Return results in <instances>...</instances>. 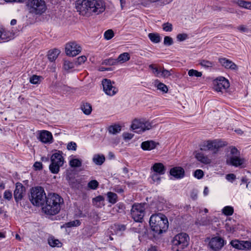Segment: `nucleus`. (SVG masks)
<instances>
[{
	"label": "nucleus",
	"instance_id": "obj_1",
	"mask_svg": "<svg viewBox=\"0 0 251 251\" xmlns=\"http://www.w3.org/2000/svg\"><path fill=\"white\" fill-rule=\"evenodd\" d=\"M75 6L80 15L87 17L99 15L105 10L102 0H76Z\"/></svg>",
	"mask_w": 251,
	"mask_h": 251
},
{
	"label": "nucleus",
	"instance_id": "obj_2",
	"mask_svg": "<svg viewBox=\"0 0 251 251\" xmlns=\"http://www.w3.org/2000/svg\"><path fill=\"white\" fill-rule=\"evenodd\" d=\"M63 203V199L59 195L55 193L49 194L42 209L47 215H54L59 212Z\"/></svg>",
	"mask_w": 251,
	"mask_h": 251
},
{
	"label": "nucleus",
	"instance_id": "obj_3",
	"mask_svg": "<svg viewBox=\"0 0 251 251\" xmlns=\"http://www.w3.org/2000/svg\"><path fill=\"white\" fill-rule=\"evenodd\" d=\"M150 225L151 230L157 234L165 232L169 226L168 219L161 213L152 215L150 217Z\"/></svg>",
	"mask_w": 251,
	"mask_h": 251
},
{
	"label": "nucleus",
	"instance_id": "obj_4",
	"mask_svg": "<svg viewBox=\"0 0 251 251\" xmlns=\"http://www.w3.org/2000/svg\"><path fill=\"white\" fill-rule=\"evenodd\" d=\"M26 6L29 14L33 16H40L47 10V4L44 0H27Z\"/></svg>",
	"mask_w": 251,
	"mask_h": 251
},
{
	"label": "nucleus",
	"instance_id": "obj_5",
	"mask_svg": "<svg viewBox=\"0 0 251 251\" xmlns=\"http://www.w3.org/2000/svg\"><path fill=\"white\" fill-rule=\"evenodd\" d=\"M46 198L44 189L42 187L38 186L31 189L29 200L34 205H43Z\"/></svg>",
	"mask_w": 251,
	"mask_h": 251
},
{
	"label": "nucleus",
	"instance_id": "obj_6",
	"mask_svg": "<svg viewBox=\"0 0 251 251\" xmlns=\"http://www.w3.org/2000/svg\"><path fill=\"white\" fill-rule=\"evenodd\" d=\"M189 239V236L186 233L181 232L176 234L172 241L173 248L176 251H183L188 246Z\"/></svg>",
	"mask_w": 251,
	"mask_h": 251
},
{
	"label": "nucleus",
	"instance_id": "obj_7",
	"mask_svg": "<svg viewBox=\"0 0 251 251\" xmlns=\"http://www.w3.org/2000/svg\"><path fill=\"white\" fill-rule=\"evenodd\" d=\"M152 124L148 121L143 119H135L133 121L131 128L138 133H141L152 128Z\"/></svg>",
	"mask_w": 251,
	"mask_h": 251
},
{
	"label": "nucleus",
	"instance_id": "obj_8",
	"mask_svg": "<svg viewBox=\"0 0 251 251\" xmlns=\"http://www.w3.org/2000/svg\"><path fill=\"white\" fill-rule=\"evenodd\" d=\"M226 145V142L221 140H208L203 143L202 147L201 148V150H209L216 152L220 148Z\"/></svg>",
	"mask_w": 251,
	"mask_h": 251
},
{
	"label": "nucleus",
	"instance_id": "obj_9",
	"mask_svg": "<svg viewBox=\"0 0 251 251\" xmlns=\"http://www.w3.org/2000/svg\"><path fill=\"white\" fill-rule=\"evenodd\" d=\"M145 204L134 203L131 209V215L136 222H142L145 215Z\"/></svg>",
	"mask_w": 251,
	"mask_h": 251
},
{
	"label": "nucleus",
	"instance_id": "obj_10",
	"mask_svg": "<svg viewBox=\"0 0 251 251\" xmlns=\"http://www.w3.org/2000/svg\"><path fill=\"white\" fill-rule=\"evenodd\" d=\"M115 82L111 80L105 78L102 81L103 90L105 93L109 96H113L118 92V89L114 85Z\"/></svg>",
	"mask_w": 251,
	"mask_h": 251
},
{
	"label": "nucleus",
	"instance_id": "obj_11",
	"mask_svg": "<svg viewBox=\"0 0 251 251\" xmlns=\"http://www.w3.org/2000/svg\"><path fill=\"white\" fill-rule=\"evenodd\" d=\"M226 241L220 236L212 237L208 244L209 248L213 251H218L224 246Z\"/></svg>",
	"mask_w": 251,
	"mask_h": 251
},
{
	"label": "nucleus",
	"instance_id": "obj_12",
	"mask_svg": "<svg viewBox=\"0 0 251 251\" xmlns=\"http://www.w3.org/2000/svg\"><path fill=\"white\" fill-rule=\"evenodd\" d=\"M81 50V48L75 42H70L66 44L65 51L67 55L75 56L78 54Z\"/></svg>",
	"mask_w": 251,
	"mask_h": 251
},
{
	"label": "nucleus",
	"instance_id": "obj_13",
	"mask_svg": "<svg viewBox=\"0 0 251 251\" xmlns=\"http://www.w3.org/2000/svg\"><path fill=\"white\" fill-rule=\"evenodd\" d=\"M215 83L214 89L217 92H223L230 86L228 80L222 76L217 78Z\"/></svg>",
	"mask_w": 251,
	"mask_h": 251
},
{
	"label": "nucleus",
	"instance_id": "obj_14",
	"mask_svg": "<svg viewBox=\"0 0 251 251\" xmlns=\"http://www.w3.org/2000/svg\"><path fill=\"white\" fill-rule=\"evenodd\" d=\"M25 191V188L23 185L21 183L17 182L16 184V187L14 192V196L16 201L18 202L22 199Z\"/></svg>",
	"mask_w": 251,
	"mask_h": 251
},
{
	"label": "nucleus",
	"instance_id": "obj_15",
	"mask_svg": "<svg viewBox=\"0 0 251 251\" xmlns=\"http://www.w3.org/2000/svg\"><path fill=\"white\" fill-rule=\"evenodd\" d=\"M39 140L45 144H50L53 142V137L50 132L47 130H43L41 131Z\"/></svg>",
	"mask_w": 251,
	"mask_h": 251
},
{
	"label": "nucleus",
	"instance_id": "obj_16",
	"mask_svg": "<svg viewBox=\"0 0 251 251\" xmlns=\"http://www.w3.org/2000/svg\"><path fill=\"white\" fill-rule=\"evenodd\" d=\"M219 62L221 65L226 69L232 70H236L238 69L237 66L232 61L226 58H220Z\"/></svg>",
	"mask_w": 251,
	"mask_h": 251
},
{
	"label": "nucleus",
	"instance_id": "obj_17",
	"mask_svg": "<svg viewBox=\"0 0 251 251\" xmlns=\"http://www.w3.org/2000/svg\"><path fill=\"white\" fill-rule=\"evenodd\" d=\"M170 174L176 178L180 179L184 176V170L182 167H175L170 170Z\"/></svg>",
	"mask_w": 251,
	"mask_h": 251
},
{
	"label": "nucleus",
	"instance_id": "obj_18",
	"mask_svg": "<svg viewBox=\"0 0 251 251\" xmlns=\"http://www.w3.org/2000/svg\"><path fill=\"white\" fill-rule=\"evenodd\" d=\"M50 160L53 164L58 165L60 167L62 166L64 163V159L60 151L53 153L51 156Z\"/></svg>",
	"mask_w": 251,
	"mask_h": 251
},
{
	"label": "nucleus",
	"instance_id": "obj_19",
	"mask_svg": "<svg viewBox=\"0 0 251 251\" xmlns=\"http://www.w3.org/2000/svg\"><path fill=\"white\" fill-rule=\"evenodd\" d=\"M228 164L238 167L242 165L244 162V159L241 158L239 156H231L226 160Z\"/></svg>",
	"mask_w": 251,
	"mask_h": 251
},
{
	"label": "nucleus",
	"instance_id": "obj_20",
	"mask_svg": "<svg viewBox=\"0 0 251 251\" xmlns=\"http://www.w3.org/2000/svg\"><path fill=\"white\" fill-rule=\"evenodd\" d=\"M151 170L155 173L163 175L165 174L166 171L165 167L162 163H154L151 167Z\"/></svg>",
	"mask_w": 251,
	"mask_h": 251
},
{
	"label": "nucleus",
	"instance_id": "obj_21",
	"mask_svg": "<svg viewBox=\"0 0 251 251\" xmlns=\"http://www.w3.org/2000/svg\"><path fill=\"white\" fill-rule=\"evenodd\" d=\"M157 144H158L152 140L146 141L142 143L141 147L144 151H151L155 149Z\"/></svg>",
	"mask_w": 251,
	"mask_h": 251
},
{
	"label": "nucleus",
	"instance_id": "obj_22",
	"mask_svg": "<svg viewBox=\"0 0 251 251\" xmlns=\"http://www.w3.org/2000/svg\"><path fill=\"white\" fill-rule=\"evenodd\" d=\"M12 36L11 33L0 28V43L7 42L11 40Z\"/></svg>",
	"mask_w": 251,
	"mask_h": 251
},
{
	"label": "nucleus",
	"instance_id": "obj_23",
	"mask_svg": "<svg viewBox=\"0 0 251 251\" xmlns=\"http://www.w3.org/2000/svg\"><path fill=\"white\" fill-rule=\"evenodd\" d=\"M196 158L200 162L205 164L211 163V160L201 152H196L195 154Z\"/></svg>",
	"mask_w": 251,
	"mask_h": 251
},
{
	"label": "nucleus",
	"instance_id": "obj_24",
	"mask_svg": "<svg viewBox=\"0 0 251 251\" xmlns=\"http://www.w3.org/2000/svg\"><path fill=\"white\" fill-rule=\"evenodd\" d=\"M60 53V51L58 49H54L50 50L48 54L49 60L51 62L55 61Z\"/></svg>",
	"mask_w": 251,
	"mask_h": 251
},
{
	"label": "nucleus",
	"instance_id": "obj_25",
	"mask_svg": "<svg viewBox=\"0 0 251 251\" xmlns=\"http://www.w3.org/2000/svg\"><path fill=\"white\" fill-rule=\"evenodd\" d=\"M104 197L100 195L93 198L92 200L93 204L97 207L99 208L104 205Z\"/></svg>",
	"mask_w": 251,
	"mask_h": 251
},
{
	"label": "nucleus",
	"instance_id": "obj_26",
	"mask_svg": "<svg viewBox=\"0 0 251 251\" xmlns=\"http://www.w3.org/2000/svg\"><path fill=\"white\" fill-rule=\"evenodd\" d=\"M81 109L85 115H89L92 112V105L88 102H83L81 105Z\"/></svg>",
	"mask_w": 251,
	"mask_h": 251
},
{
	"label": "nucleus",
	"instance_id": "obj_27",
	"mask_svg": "<svg viewBox=\"0 0 251 251\" xmlns=\"http://www.w3.org/2000/svg\"><path fill=\"white\" fill-rule=\"evenodd\" d=\"M154 86L163 93H166L168 91L167 86L164 83L160 82L159 80L156 79L154 82Z\"/></svg>",
	"mask_w": 251,
	"mask_h": 251
},
{
	"label": "nucleus",
	"instance_id": "obj_28",
	"mask_svg": "<svg viewBox=\"0 0 251 251\" xmlns=\"http://www.w3.org/2000/svg\"><path fill=\"white\" fill-rule=\"evenodd\" d=\"M130 58V56L128 52H124L120 54L117 58V63H124L128 61Z\"/></svg>",
	"mask_w": 251,
	"mask_h": 251
},
{
	"label": "nucleus",
	"instance_id": "obj_29",
	"mask_svg": "<svg viewBox=\"0 0 251 251\" xmlns=\"http://www.w3.org/2000/svg\"><path fill=\"white\" fill-rule=\"evenodd\" d=\"M149 68L152 71V73L154 76L160 77L161 68H159L156 64H150L149 66Z\"/></svg>",
	"mask_w": 251,
	"mask_h": 251
},
{
	"label": "nucleus",
	"instance_id": "obj_30",
	"mask_svg": "<svg viewBox=\"0 0 251 251\" xmlns=\"http://www.w3.org/2000/svg\"><path fill=\"white\" fill-rule=\"evenodd\" d=\"M108 202L111 204H115L118 201V196L116 193L108 192L107 193Z\"/></svg>",
	"mask_w": 251,
	"mask_h": 251
},
{
	"label": "nucleus",
	"instance_id": "obj_31",
	"mask_svg": "<svg viewBox=\"0 0 251 251\" xmlns=\"http://www.w3.org/2000/svg\"><path fill=\"white\" fill-rule=\"evenodd\" d=\"M162 175H159L157 174V173H155L151 171L150 177L152 180V182L153 183H156V184H159L162 178L161 176Z\"/></svg>",
	"mask_w": 251,
	"mask_h": 251
},
{
	"label": "nucleus",
	"instance_id": "obj_32",
	"mask_svg": "<svg viewBox=\"0 0 251 251\" xmlns=\"http://www.w3.org/2000/svg\"><path fill=\"white\" fill-rule=\"evenodd\" d=\"M93 161L96 165H101L105 161V157L103 155L96 154L93 158Z\"/></svg>",
	"mask_w": 251,
	"mask_h": 251
},
{
	"label": "nucleus",
	"instance_id": "obj_33",
	"mask_svg": "<svg viewBox=\"0 0 251 251\" xmlns=\"http://www.w3.org/2000/svg\"><path fill=\"white\" fill-rule=\"evenodd\" d=\"M148 37L150 40L154 43H158L160 42L161 38L158 33H150L148 35Z\"/></svg>",
	"mask_w": 251,
	"mask_h": 251
},
{
	"label": "nucleus",
	"instance_id": "obj_34",
	"mask_svg": "<svg viewBox=\"0 0 251 251\" xmlns=\"http://www.w3.org/2000/svg\"><path fill=\"white\" fill-rule=\"evenodd\" d=\"M121 131V126L118 125L111 126L108 128V131L112 134H116Z\"/></svg>",
	"mask_w": 251,
	"mask_h": 251
},
{
	"label": "nucleus",
	"instance_id": "obj_35",
	"mask_svg": "<svg viewBox=\"0 0 251 251\" xmlns=\"http://www.w3.org/2000/svg\"><path fill=\"white\" fill-rule=\"evenodd\" d=\"M238 5L243 8L251 10V2L243 0H238L237 2Z\"/></svg>",
	"mask_w": 251,
	"mask_h": 251
},
{
	"label": "nucleus",
	"instance_id": "obj_36",
	"mask_svg": "<svg viewBox=\"0 0 251 251\" xmlns=\"http://www.w3.org/2000/svg\"><path fill=\"white\" fill-rule=\"evenodd\" d=\"M48 244L52 247H59L61 244L59 240L54 239L52 237H50L48 239Z\"/></svg>",
	"mask_w": 251,
	"mask_h": 251
},
{
	"label": "nucleus",
	"instance_id": "obj_37",
	"mask_svg": "<svg viewBox=\"0 0 251 251\" xmlns=\"http://www.w3.org/2000/svg\"><path fill=\"white\" fill-rule=\"evenodd\" d=\"M233 212V207L231 206H225L222 209V213L226 216H231Z\"/></svg>",
	"mask_w": 251,
	"mask_h": 251
},
{
	"label": "nucleus",
	"instance_id": "obj_38",
	"mask_svg": "<svg viewBox=\"0 0 251 251\" xmlns=\"http://www.w3.org/2000/svg\"><path fill=\"white\" fill-rule=\"evenodd\" d=\"M230 245L234 248L238 250H242V241H239L238 240H232Z\"/></svg>",
	"mask_w": 251,
	"mask_h": 251
},
{
	"label": "nucleus",
	"instance_id": "obj_39",
	"mask_svg": "<svg viewBox=\"0 0 251 251\" xmlns=\"http://www.w3.org/2000/svg\"><path fill=\"white\" fill-rule=\"evenodd\" d=\"M69 164L72 167H79L82 165V161L79 159H73L70 161Z\"/></svg>",
	"mask_w": 251,
	"mask_h": 251
},
{
	"label": "nucleus",
	"instance_id": "obj_40",
	"mask_svg": "<svg viewBox=\"0 0 251 251\" xmlns=\"http://www.w3.org/2000/svg\"><path fill=\"white\" fill-rule=\"evenodd\" d=\"M60 166L58 165L53 164V163L51 162V164L49 166V169L50 171L54 174H56L58 173L60 170Z\"/></svg>",
	"mask_w": 251,
	"mask_h": 251
},
{
	"label": "nucleus",
	"instance_id": "obj_41",
	"mask_svg": "<svg viewBox=\"0 0 251 251\" xmlns=\"http://www.w3.org/2000/svg\"><path fill=\"white\" fill-rule=\"evenodd\" d=\"M200 64L205 68H212L214 66L213 62L204 59L200 61Z\"/></svg>",
	"mask_w": 251,
	"mask_h": 251
},
{
	"label": "nucleus",
	"instance_id": "obj_42",
	"mask_svg": "<svg viewBox=\"0 0 251 251\" xmlns=\"http://www.w3.org/2000/svg\"><path fill=\"white\" fill-rule=\"evenodd\" d=\"M81 222L78 220H75L66 223L65 226L66 227H76L80 226Z\"/></svg>",
	"mask_w": 251,
	"mask_h": 251
},
{
	"label": "nucleus",
	"instance_id": "obj_43",
	"mask_svg": "<svg viewBox=\"0 0 251 251\" xmlns=\"http://www.w3.org/2000/svg\"><path fill=\"white\" fill-rule=\"evenodd\" d=\"M99 185V182L96 180H92L89 181L87 184L89 189L92 190H96L97 189Z\"/></svg>",
	"mask_w": 251,
	"mask_h": 251
},
{
	"label": "nucleus",
	"instance_id": "obj_44",
	"mask_svg": "<svg viewBox=\"0 0 251 251\" xmlns=\"http://www.w3.org/2000/svg\"><path fill=\"white\" fill-rule=\"evenodd\" d=\"M188 74L190 76H196L197 77H201L202 75L201 72L194 69H190L189 70Z\"/></svg>",
	"mask_w": 251,
	"mask_h": 251
},
{
	"label": "nucleus",
	"instance_id": "obj_45",
	"mask_svg": "<svg viewBox=\"0 0 251 251\" xmlns=\"http://www.w3.org/2000/svg\"><path fill=\"white\" fill-rule=\"evenodd\" d=\"M114 35V32L112 29H108L105 31L104 37L105 39L109 40L113 38Z\"/></svg>",
	"mask_w": 251,
	"mask_h": 251
},
{
	"label": "nucleus",
	"instance_id": "obj_46",
	"mask_svg": "<svg viewBox=\"0 0 251 251\" xmlns=\"http://www.w3.org/2000/svg\"><path fill=\"white\" fill-rule=\"evenodd\" d=\"M74 67V64L73 62L69 60H64L63 68L65 70H69Z\"/></svg>",
	"mask_w": 251,
	"mask_h": 251
},
{
	"label": "nucleus",
	"instance_id": "obj_47",
	"mask_svg": "<svg viewBox=\"0 0 251 251\" xmlns=\"http://www.w3.org/2000/svg\"><path fill=\"white\" fill-rule=\"evenodd\" d=\"M104 63L106 65L111 66L116 65L118 64L117 59H113L112 58L104 60Z\"/></svg>",
	"mask_w": 251,
	"mask_h": 251
},
{
	"label": "nucleus",
	"instance_id": "obj_48",
	"mask_svg": "<svg viewBox=\"0 0 251 251\" xmlns=\"http://www.w3.org/2000/svg\"><path fill=\"white\" fill-rule=\"evenodd\" d=\"M163 29L167 32H171L173 29V25L171 23H164L162 25Z\"/></svg>",
	"mask_w": 251,
	"mask_h": 251
},
{
	"label": "nucleus",
	"instance_id": "obj_49",
	"mask_svg": "<svg viewBox=\"0 0 251 251\" xmlns=\"http://www.w3.org/2000/svg\"><path fill=\"white\" fill-rule=\"evenodd\" d=\"M171 75V74L170 72L168 70L164 69V68L162 69L161 68L160 77H168V76H170Z\"/></svg>",
	"mask_w": 251,
	"mask_h": 251
},
{
	"label": "nucleus",
	"instance_id": "obj_50",
	"mask_svg": "<svg viewBox=\"0 0 251 251\" xmlns=\"http://www.w3.org/2000/svg\"><path fill=\"white\" fill-rule=\"evenodd\" d=\"M225 228L226 231L229 233H233L235 231V227L226 223L225 225Z\"/></svg>",
	"mask_w": 251,
	"mask_h": 251
},
{
	"label": "nucleus",
	"instance_id": "obj_51",
	"mask_svg": "<svg viewBox=\"0 0 251 251\" xmlns=\"http://www.w3.org/2000/svg\"><path fill=\"white\" fill-rule=\"evenodd\" d=\"M242 250L251 249V242L249 241H242Z\"/></svg>",
	"mask_w": 251,
	"mask_h": 251
},
{
	"label": "nucleus",
	"instance_id": "obj_52",
	"mask_svg": "<svg viewBox=\"0 0 251 251\" xmlns=\"http://www.w3.org/2000/svg\"><path fill=\"white\" fill-rule=\"evenodd\" d=\"M204 175L203 172L200 169H198L196 170L194 172V176L195 177L198 179L201 178Z\"/></svg>",
	"mask_w": 251,
	"mask_h": 251
},
{
	"label": "nucleus",
	"instance_id": "obj_53",
	"mask_svg": "<svg viewBox=\"0 0 251 251\" xmlns=\"http://www.w3.org/2000/svg\"><path fill=\"white\" fill-rule=\"evenodd\" d=\"M40 78V76L36 75H33L30 78L29 81L31 83L36 84L38 83Z\"/></svg>",
	"mask_w": 251,
	"mask_h": 251
},
{
	"label": "nucleus",
	"instance_id": "obj_54",
	"mask_svg": "<svg viewBox=\"0 0 251 251\" xmlns=\"http://www.w3.org/2000/svg\"><path fill=\"white\" fill-rule=\"evenodd\" d=\"M114 208L116 209L117 212L121 213L122 211H124L125 209V205L122 203H118L116 205Z\"/></svg>",
	"mask_w": 251,
	"mask_h": 251
},
{
	"label": "nucleus",
	"instance_id": "obj_55",
	"mask_svg": "<svg viewBox=\"0 0 251 251\" xmlns=\"http://www.w3.org/2000/svg\"><path fill=\"white\" fill-rule=\"evenodd\" d=\"M77 145L74 142H69L67 146V148L68 150L75 151L76 150Z\"/></svg>",
	"mask_w": 251,
	"mask_h": 251
},
{
	"label": "nucleus",
	"instance_id": "obj_56",
	"mask_svg": "<svg viewBox=\"0 0 251 251\" xmlns=\"http://www.w3.org/2000/svg\"><path fill=\"white\" fill-rule=\"evenodd\" d=\"M173 43V39L169 36H165L164 39V44L166 46H170Z\"/></svg>",
	"mask_w": 251,
	"mask_h": 251
},
{
	"label": "nucleus",
	"instance_id": "obj_57",
	"mask_svg": "<svg viewBox=\"0 0 251 251\" xmlns=\"http://www.w3.org/2000/svg\"><path fill=\"white\" fill-rule=\"evenodd\" d=\"M187 38H188V35L187 34H185V33L178 34L176 36V38H177V40L179 41H180V42L184 41Z\"/></svg>",
	"mask_w": 251,
	"mask_h": 251
},
{
	"label": "nucleus",
	"instance_id": "obj_58",
	"mask_svg": "<svg viewBox=\"0 0 251 251\" xmlns=\"http://www.w3.org/2000/svg\"><path fill=\"white\" fill-rule=\"evenodd\" d=\"M33 167L35 171H39L42 169L43 165L41 162L37 161L34 163Z\"/></svg>",
	"mask_w": 251,
	"mask_h": 251
},
{
	"label": "nucleus",
	"instance_id": "obj_59",
	"mask_svg": "<svg viewBox=\"0 0 251 251\" xmlns=\"http://www.w3.org/2000/svg\"><path fill=\"white\" fill-rule=\"evenodd\" d=\"M230 154L232 156H239L240 155V152L235 147H232L230 150Z\"/></svg>",
	"mask_w": 251,
	"mask_h": 251
},
{
	"label": "nucleus",
	"instance_id": "obj_60",
	"mask_svg": "<svg viewBox=\"0 0 251 251\" xmlns=\"http://www.w3.org/2000/svg\"><path fill=\"white\" fill-rule=\"evenodd\" d=\"M4 198L8 201L11 200L12 197V193L9 190H6L4 193Z\"/></svg>",
	"mask_w": 251,
	"mask_h": 251
},
{
	"label": "nucleus",
	"instance_id": "obj_61",
	"mask_svg": "<svg viewBox=\"0 0 251 251\" xmlns=\"http://www.w3.org/2000/svg\"><path fill=\"white\" fill-rule=\"evenodd\" d=\"M237 29L241 32H248L249 29L244 25H241L237 27Z\"/></svg>",
	"mask_w": 251,
	"mask_h": 251
},
{
	"label": "nucleus",
	"instance_id": "obj_62",
	"mask_svg": "<svg viewBox=\"0 0 251 251\" xmlns=\"http://www.w3.org/2000/svg\"><path fill=\"white\" fill-rule=\"evenodd\" d=\"M87 59V58L85 56H79L77 58V60L76 63L77 65H80L82 63H84Z\"/></svg>",
	"mask_w": 251,
	"mask_h": 251
},
{
	"label": "nucleus",
	"instance_id": "obj_63",
	"mask_svg": "<svg viewBox=\"0 0 251 251\" xmlns=\"http://www.w3.org/2000/svg\"><path fill=\"white\" fill-rule=\"evenodd\" d=\"M115 228L117 231H123L126 229V226L124 225H115Z\"/></svg>",
	"mask_w": 251,
	"mask_h": 251
},
{
	"label": "nucleus",
	"instance_id": "obj_64",
	"mask_svg": "<svg viewBox=\"0 0 251 251\" xmlns=\"http://www.w3.org/2000/svg\"><path fill=\"white\" fill-rule=\"evenodd\" d=\"M201 222L202 225L206 226L211 224L212 221L209 218L207 217L205 219L202 220Z\"/></svg>",
	"mask_w": 251,
	"mask_h": 251
}]
</instances>
